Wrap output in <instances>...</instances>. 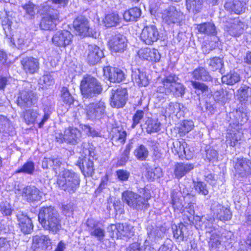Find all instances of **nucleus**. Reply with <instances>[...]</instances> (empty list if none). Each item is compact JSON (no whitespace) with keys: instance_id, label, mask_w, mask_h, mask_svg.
<instances>
[{"instance_id":"6","label":"nucleus","mask_w":251,"mask_h":251,"mask_svg":"<svg viewBox=\"0 0 251 251\" xmlns=\"http://www.w3.org/2000/svg\"><path fill=\"white\" fill-rule=\"evenodd\" d=\"M106 107L105 102L101 100L86 105L85 109L86 118L92 121H100L106 115Z\"/></svg>"},{"instance_id":"5","label":"nucleus","mask_w":251,"mask_h":251,"mask_svg":"<svg viewBox=\"0 0 251 251\" xmlns=\"http://www.w3.org/2000/svg\"><path fill=\"white\" fill-rule=\"evenodd\" d=\"M57 183L62 190L71 193L79 187L80 179L74 172L65 170L58 176Z\"/></svg>"},{"instance_id":"49","label":"nucleus","mask_w":251,"mask_h":251,"mask_svg":"<svg viewBox=\"0 0 251 251\" xmlns=\"http://www.w3.org/2000/svg\"><path fill=\"white\" fill-rule=\"evenodd\" d=\"M240 133L237 131L236 133H227L226 136V142L230 146L234 147L239 140H240Z\"/></svg>"},{"instance_id":"33","label":"nucleus","mask_w":251,"mask_h":251,"mask_svg":"<svg viewBox=\"0 0 251 251\" xmlns=\"http://www.w3.org/2000/svg\"><path fill=\"white\" fill-rule=\"evenodd\" d=\"M118 232L124 237L130 238L134 234V227L128 223H118Z\"/></svg>"},{"instance_id":"46","label":"nucleus","mask_w":251,"mask_h":251,"mask_svg":"<svg viewBox=\"0 0 251 251\" xmlns=\"http://www.w3.org/2000/svg\"><path fill=\"white\" fill-rule=\"evenodd\" d=\"M146 131L148 133L157 132L160 130V123L157 120H148L146 122Z\"/></svg>"},{"instance_id":"37","label":"nucleus","mask_w":251,"mask_h":251,"mask_svg":"<svg viewBox=\"0 0 251 251\" xmlns=\"http://www.w3.org/2000/svg\"><path fill=\"white\" fill-rule=\"evenodd\" d=\"M174 237L178 241H182L184 240V232L186 230V226L182 223L177 225H173L172 227Z\"/></svg>"},{"instance_id":"58","label":"nucleus","mask_w":251,"mask_h":251,"mask_svg":"<svg viewBox=\"0 0 251 251\" xmlns=\"http://www.w3.org/2000/svg\"><path fill=\"white\" fill-rule=\"evenodd\" d=\"M144 116V112L143 110H138L136 111L132 117V128H134L138 124L140 123V121L143 118Z\"/></svg>"},{"instance_id":"32","label":"nucleus","mask_w":251,"mask_h":251,"mask_svg":"<svg viewBox=\"0 0 251 251\" xmlns=\"http://www.w3.org/2000/svg\"><path fill=\"white\" fill-rule=\"evenodd\" d=\"M194 169L192 164L177 163L175 166V175L177 178H180L185 176Z\"/></svg>"},{"instance_id":"36","label":"nucleus","mask_w":251,"mask_h":251,"mask_svg":"<svg viewBox=\"0 0 251 251\" xmlns=\"http://www.w3.org/2000/svg\"><path fill=\"white\" fill-rule=\"evenodd\" d=\"M202 0H186V9L194 14L199 13L201 9Z\"/></svg>"},{"instance_id":"53","label":"nucleus","mask_w":251,"mask_h":251,"mask_svg":"<svg viewBox=\"0 0 251 251\" xmlns=\"http://www.w3.org/2000/svg\"><path fill=\"white\" fill-rule=\"evenodd\" d=\"M61 97L63 102L66 104L70 105L73 102L74 99L67 87H63L62 88Z\"/></svg>"},{"instance_id":"64","label":"nucleus","mask_w":251,"mask_h":251,"mask_svg":"<svg viewBox=\"0 0 251 251\" xmlns=\"http://www.w3.org/2000/svg\"><path fill=\"white\" fill-rule=\"evenodd\" d=\"M204 107L206 111L209 112L211 114H213L217 111L216 104L214 101H206L204 104Z\"/></svg>"},{"instance_id":"20","label":"nucleus","mask_w":251,"mask_h":251,"mask_svg":"<svg viewBox=\"0 0 251 251\" xmlns=\"http://www.w3.org/2000/svg\"><path fill=\"white\" fill-rule=\"evenodd\" d=\"M211 209L214 214L221 221H228L231 218L230 210L218 202H214L211 206Z\"/></svg>"},{"instance_id":"9","label":"nucleus","mask_w":251,"mask_h":251,"mask_svg":"<svg viewBox=\"0 0 251 251\" xmlns=\"http://www.w3.org/2000/svg\"><path fill=\"white\" fill-rule=\"evenodd\" d=\"M74 35L67 30L56 32L52 36L51 41L53 44L59 48H65L73 43Z\"/></svg>"},{"instance_id":"48","label":"nucleus","mask_w":251,"mask_h":251,"mask_svg":"<svg viewBox=\"0 0 251 251\" xmlns=\"http://www.w3.org/2000/svg\"><path fill=\"white\" fill-rule=\"evenodd\" d=\"M43 11L44 17H48L52 19L53 20L57 21L59 19V12L56 9L53 8L50 6H46L43 8Z\"/></svg>"},{"instance_id":"23","label":"nucleus","mask_w":251,"mask_h":251,"mask_svg":"<svg viewBox=\"0 0 251 251\" xmlns=\"http://www.w3.org/2000/svg\"><path fill=\"white\" fill-rule=\"evenodd\" d=\"M138 55L141 58L155 62L160 59V55L158 50L155 49H141L138 51Z\"/></svg>"},{"instance_id":"2","label":"nucleus","mask_w":251,"mask_h":251,"mask_svg":"<svg viewBox=\"0 0 251 251\" xmlns=\"http://www.w3.org/2000/svg\"><path fill=\"white\" fill-rule=\"evenodd\" d=\"M40 223L45 230L53 234L62 228L61 218L57 210L53 206L42 207L38 214Z\"/></svg>"},{"instance_id":"28","label":"nucleus","mask_w":251,"mask_h":251,"mask_svg":"<svg viewBox=\"0 0 251 251\" xmlns=\"http://www.w3.org/2000/svg\"><path fill=\"white\" fill-rule=\"evenodd\" d=\"M197 28L199 32L207 35L215 36L217 33L216 26L212 22H206L198 25Z\"/></svg>"},{"instance_id":"7","label":"nucleus","mask_w":251,"mask_h":251,"mask_svg":"<svg viewBox=\"0 0 251 251\" xmlns=\"http://www.w3.org/2000/svg\"><path fill=\"white\" fill-rule=\"evenodd\" d=\"M37 97L29 89L25 88L20 91L16 102L21 108L26 109L36 103Z\"/></svg>"},{"instance_id":"43","label":"nucleus","mask_w":251,"mask_h":251,"mask_svg":"<svg viewBox=\"0 0 251 251\" xmlns=\"http://www.w3.org/2000/svg\"><path fill=\"white\" fill-rule=\"evenodd\" d=\"M134 154L138 160L144 161L149 155V151L144 145H140L134 150Z\"/></svg>"},{"instance_id":"29","label":"nucleus","mask_w":251,"mask_h":251,"mask_svg":"<svg viewBox=\"0 0 251 251\" xmlns=\"http://www.w3.org/2000/svg\"><path fill=\"white\" fill-rule=\"evenodd\" d=\"M239 100L243 103H247L251 100V88L242 84L237 91Z\"/></svg>"},{"instance_id":"63","label":"nucleus","mask_w":251,"mask_h":251,"mask_svg":"<svg viewBox=\"0 0 251 251\" xmlns=\"http://www.w3.org/2000/svg\"><path fill=\"white\" fill-rule=\"evenodd\" d=\"M209 243L212 248H217L221 243V237L217 234H212Z\"/></svg>"},{"instance_id":"52","label":"nucleus","mask_w":251,"mask_h":251,"mask_svg":"<svg viewBox=\"0 0 251 251\" xmlns=\"http://www.w3.org/2000/svg\"><path fill=\"white\" fill-rule=\"evenodd\" d=\"M194 187L195 190L199 194L203 195H207L208 194V190L206 184L201 181H193Z\"/></svg>"},{"instance_id":"35","label":"nucleus","mask_w":251,"mask_h":251,"mask_svg":"<svg viewBox=\"0 0 251 251\" xmlns=\"http://www.w3.org/2000/svg\"><path fill=\"white\" fill-rule=\"evenodd\" d=\"M240 76L239 74L234 71H230L226 75L222 77V82L229 85H233L239 82Z\"/></svg>"},{"instance_id":"1","label":"nucleus","mask_w":251,"mask_h":251,"mask_svg":"<svg viewBox=\"0 0 251 251\" xmlns=\"http://www.w3.org/2000/svg\"><path fill=\"white\" fill-rule=\"evenodd\" d=\"M177 75L167 73L163 77L158 79L157 91L166 95H172L175 97H183L186 90L183 84L178 82Z\"/></svg>"},{"instance_id":"4","label":"nucleus","mask_w":251,"mask_h":251,"mask_svg":"<svg viewBox=\"0 0 251 251\" xmlns=\"http://www.w3.org/2000/svg\"><path fill=\"white\" fill-rule=\"evenodd\" d=\"M143 191L144 193L143 196L131 191H125L122 195V201L134 210L147 209L149 207L148 200L150 199L151 195L146 190Z\"/></svg>"},{"instance_id":"38","label":"nucleus","mask_w":251,"mask_h":251,"mask_svg":"<svg viewBox=\"0 0 251 251\" xmlns=\"http://www.w3.org/2000/svg\"><path fill=\"white\" fill-rule=\"evenodd\" d=\"M121 21V18L118 14L111 13L107 15L103 20L104 24L107 27H111L117 26Z\"/></svg>"},{"instance_id":"34","label":"nucleus","mask_w":251,"mask_h":251,"mask_svg":"<svg viewBox=\"0 0 251 251\" xmlns=\"http://www.w3.org/2000/svg\"><path fill=\"white\" fill-rule=\"evenodd\" d=\"M141 14L140 9L135 7L126 11L123 14V18L126 22L136 21Z\"/></svg>"},{"instance_id":"13","label":"nucleus","mask_w":251,"mask_h":251,"mask_svg":"<svg viewBox=\"0 0 251 251\" xmlns=\"http://www.w3.org/2000/svg\"><path fill=\"white\" fill-rule=\"evenodd\" d=\"M108 43L110 49L116 52H123L127 47L126 37L119 33L112 35Z\"/></svg>"},{"instance_id":"40","label":"nucleus","mask_w":251,"mask_h":251,"mask_svg":"<svg viewBox=\"0 0 251 251\" xmlns=\"http://www.w3.org/2000/svg\"><path fill=\"white\" fill-rule=\"evenodd\" d=\"M148 238L152 242H155L161 237L162 234L160 230L156 226L149 225L147 228Z\"/></svg>"},{"instance_id":"27","label":"nucleus","mask_w":251,"mask_h":251,"mask_svg":"<svg viewBox=\"0 0 251 251\" xmlns=\"http://www.w3.org/2000/svg\"><path fill=\"white\" fill-rule=\"evenodd\" d=\"M232 95L229 91L221 89L214 92L213 97L215 101L224 104L231 99Z\"/></svg>"},{"instance_id":"51","label":"nucleus","mask_w":251,"mask_h":251,"mask_svg":"<svg viewBox=\"0 0 251 251\" xmlns=\"http://www.w3.org/2000/svg\"><path fill=\"white\" fill-rule=\"evenodd\" d=\"M126 137V131L120 129H115V134L113 136L112 140L114 141H118L121 144H124Z\"/></svg>"},{"instance_id":"16","label":"nucleus","mask_w":251,"mask_h":251,"mask_svg":"<svg viewBox=\"0 0 251 251\" xmlns=\"http://www.w3.org/2000/svg\"><path fill=\"white\" fill-rule=\"evenodd\" d=\"M104 57L103 50L96 45H89L87 50V60L92 65H94L100 62Z\"/></svg>"},{"instance_id":"47","label":"nucleus","mask_w":251,"mask_h":251,"mask_svg":"<svg viewBox=\"0 0 251 251\" xmlns=\"http://www.w3.org/2000/svg\"><path fill=\"white\" fill-rule=\"evenodd\" d=\"M193 127L194 124L192 121L185 120L178 127V132L181 136L184 135L190 131Z\"/></svg>"},{"instance_id":"44","label":"nucleus","mask_w":251,"mask_h":251,"mask_svg":"<svg viewBox=\"0 0 251 251\" xmlns=\"http://www.w3.org/2000/svg\"><path fill=\"white\" fill-rule=\"evenodd\" d=\"M22 7L25 12L24 15L25 18L28 19H31L34 18L36 11V7L34 4L28 2L22 6Z\"/></svg>"},{"instance_id":"12","label":"nucleus","mask_w":251,"mask_h":251,"mask_svg":"<svg viewBox=\"0 0 251 251\" xmlns=\"http://www.w3.org/2000/svg\"><path fill=\"white\" fill-rule=\"evenodd\" d=\"M158 29L154 25L145 26L140 34L141 40L147 45H152L159 39Z\"/></svg>"},{"instance_id":"19","label":"nucleus","mask_w":251,"mask_h":251,"mask_svg":"<svg viewBox=\"0 0 251 251\" xmlns=\"http://www.w3.org/2000/svg\"><path fill=\"white\" fill-rule=\"evenodd\" d=\"M234 168L237 174L244 176L251 173V161L246 158L238 157L236 159Z\"/></svg>"},{"instance_id":"62","label":"nucleus","mask_w":251,"mask_h":251,"mask_svg":"<svg viewBox=\"0 0 251 251\" xmlns=\"http://www.w3.org/2000/svg\"><path fill=\"white\" fill-rule=\"evenodd\" d=\"M183 107V105L180 103L171 102L169 104L168 108L171 113H175L179 112Z\"/></svg>"},{"instance_id":"39","label":"nucleus","mask_w":251,"mask_h":251,"mask_svg":"<svg viewBox=\"0 0 251 251\" xmlns=\"http://www.w3.org/2000/svg\"><path fill=\"white\" fill-rule=\"evenodd\" d=\"M24 119L27 124H33L37 120L39 114L36 110L30 109L26 110L24 113Z\"/></svg>"},{"instance_id":"18","label":"nucleus","mask_w":251,"mask_h":251,"mask_svg":"<svg viewBox=\"0 0 251 251\" xmlns=\"http://www.w3.org/2000/svg\"><path fill=\"white\" fill-rule=\"evenodd\" d=\"M21 63L22 68L26 74H33L37 72L39 68L38 59L32 56L23 58Z\"/></svg>"},{"instance_id":"14","label":"nucleus","mask_w":251,"mask_h":251,"mask_svg":"<svg viewBox=\"0 0 251 251\" xmlns=\"http://www.w3.org/2000/svg\"><path fill=\"white\" fill-rule=\"evenodd\" d=\"M245 26L239 19H230L225 25V30L231 36L239 37L243 33Z\"/></svg>"},{"instance_id":"55","label":"nucleus","mask_w":251,"mask_h":251,"mask_svg":"<svg viewBox=\"0 0 251 251\" xmlns=\"http://www.w3.org/2000/svg\"><path fill=\"white\" fill-rule=\"evenodd\" d=\"M13 210L11 205L8 202H2L0 203V211L4 216H10Z\"/></svg>"},{"instance_id":"3","label":"nucleus","mask_w":251,"mask_h":251,"mask_svg":"<svg viewBox=\"0 0 251 251\" xmlns=\"http://www.w3.org/2000/svg\"><path fill=\"white\" fill-rule=\"evenodd\" d=\"M80 90L83 98L92 99L102 93L103 87L97 78L90 75H85L80 81Z\"/></svg>"},{"instance_id":"54","label":"nucleus","mask_w":251,"mask_h":251,"mask_svg":"<svg viewBox=\"0 0 251 251\" xmlns=\"http://www.w3.org/2000/svg\"><path fill=\"white\" fill-rule=\"evenodd\" d=\"M188 206L190 208L189 211H184V214H183V220L184 222L186 224H189L192 222L194 219V215L195 211L194 210L193 207L192 208V204L191 203H188Z\"/></svg>"},{"instance_id":"60","label":"nucleus","mask_w":251,"mask_h":251,"mask_svg":"<svg viewBox=\"0 0 251 251\" xmlns=\"http://www.w3.org/2000/svg\"><path fill=\"white\" fill-rule=\"evenodd\" d=\"M190 82L194 88L201 90L202 92H207L208 90V86L203 83L193 80H191Z\"/></svg>"},{"instance_id":"30","label":"nucleus","mask_w":251,"mask_h":251,"mask_svg":"<svg viewBox=\"0 0 251 251\" xmlns=\"http://www.w3.org/2000/svg\"><path fill=\"white\" fill-rule=\"evenodd\" d=\"M132 77L139 86H146L149 84V80L146 72L140 69L132 72Z\"/></svg>"},{"instance_id":"56","label":"nucleus","mask_w":251,"mask_h":251,"mask_svg":"<svg viewBox=\"0 0 251 251\" xmlns=\"http://www.w3.org/2000/svg\"><path fill=\"white\" fill-rule=\"evenodd\" d=\"M90 235L96 237L99 241H102L105 236L104 230L99 226L90 232Z\"/></svg>"},{"instance_id":"59","label":"nucleus","mask_w":251,"mask_h":251,"mask_svg":"<svg viewBox=\"0 0 251 251\" xmlns=\"http://www.w3.org/2000/svg\"><path fill=\"white\" fill-rule=\"evenodd\" d=\"M206 157L209 161H217L218 157L217 151L213 149H208L206 150Z\"/></svg>"},{"instance_id":"11","label":"nucleus","mask_w":251,"mask_h":251,"mask_svg":"<svg viewBox=\"0 0 251 251\" xmlns=\"http://www.w3.org/2000/svg\"><path fill=\"white\" fill-rule=\"evenodd\" d=\"M73 26L77 34L80 36H94L92 29L90 27L88 20L83 16L76 17L74 21Z\"/></svg>"},{"instance_id":"22","label":"nucleus","mask_w":251,"mask_h":251,"mask_svg":"<svg viewBox=\"0 0 251 251\" xmlns=\"http://www.w3.org/2000/svg\"><path fill=\"white\" fill-rule=\"evenodd\" d=\"M66 143L71 145H76L81 141V133L76 128L69 127L65 130Z\"/></svg>"},{"instance_id":"15","label":"nucleus","mask_w":251,"mask_h":251,"mask_svg":"<svg viewBox=\"0 0 251 251\" xmlns=\"http://www.w3.org/2000/svg\"><path fill=\"white\" fill-rule=\"evenodd\" d=\"M21 194L23 200L32 202L40 201L42 198L41 192L33 185L26 186L21 190Z\"/></svg>"},{"instance_id":"45","label":"nucleus","mask_w":251,"mask_h":251,"mask_svg":"<svg viewBox=\"0 0 251 251\" xmlns=\"http://www.w3.org/2000/svg\"><path fill=\"white\" fill-rule=\"evenodd\" d=\"M236 119V123L241 124L246 123L248 120L247 113L244 111L243 108H239L233 113Z\"/></svg>"},{"instance_id":"10","label":"nucleus","mask_w":251,"mask_h":251,"mask_svg":"<svg viewBox=\"0 0 251 251\" xmlns=\"http://www.w3.org/2000/svg\"><path fill=\"white\" fill-rule=\"evenodd\" d=\"M162 19L168 25L179 24L183 18V13L175 6H170L162 12Z\"/></svg>"},{"instance_id":"31","label":"nucleus","mask_w":251,"mask_h":251,"mask_svg":"<svg viewBox=\"0 0 251 251\" xmlns=\"http://www.w3.org/2000/svg\"><path fill=\"white\" fill-rule=\"evenodd\" d=\"M192 75L195 79L199 80L210 81L212 80L208 71L202 67L195 69L192 73Z\"/></svg>"},{"instance_id":"24","label":"nucleus","mask_w":251,"mask_h":251,"mask_svg":"<svg viewBox=\"0 0 251 251\" xmlns=\"http://www.w3.org/2000/svg\"><path fill=\"white\" fill-rule=\"evenodd\" d=\"M245 4L242 0H227L225 4V7L227 10L240 14L245 11Z\"/></svg>"},{"instance_id":"8","label":"nucleus","mask_w":251,"mask_h":251,"mask_svg":"<svg viewBox=\"0 0 251 251\" xmlns=\"http://www.w3.org/2000/svg\"><path fill=\"white\" fill-rule=\"evenodd\" d=\"M111 93V106L117 108L123 107L127 100L128 94L126 89L118 87L112 89Z\"/></svg>"},{"instance_id":"61","label":"nucleus","mask_w":251,"mask_h":251,"mask_svg":"<svg viewBox=\"0 0 251 251\" xmlns=\"http://www.w3.org/2000/svg\"><path fill=\"white\" fill-rule=\"evenodd\" d=\"M148 176L150 179H154L160 177L162 176L161 169L160 168H155L151 169L148 173Z\"/></svg>"},{"instance_id":"25","label":"nucleus","mask_w":251,"mask_h":251,"mask_svg":"<svg viewBox=\"0 0 251 251\" xmlns=\"http://www.w3.org/2000/svg\"><path fill=\"white\" fill-rule=\"evenodd\" d=\"M106 70H107L108 74V78L111 82H120L125 78V75L122 70L119 68H104L103 71L104 74L106 75Z\"/></svg>"},{"instance_id":"41","label":"nucleus","mask_w":251,"mask_h":251,"mask_svg":"<svg viewBox=\"0 0 251 251\" xmlns=\"http://www.w3.org/2000/svg\"><path fill=\"white\" fill-rule=\"evenodd\" d=\"M209 65L213 71L219 70L221 74L224 73V61L220 57H215L210 59Z\"/></svg>"},{"instance_id":"21","label":"nucleus","mask_w":251,"mask_h":251,"mask_svg":"<svg viewBox=\"0 0 251 251\" xmlns=\"http://www.w3.org/2000/svg\"><path fill=\"white\" fill-rule=\"evenodd\" d=\"M17 218L21 231L24 234L31 233L33 228V225L31 219L23 213L18 214Z\"/></svg>"},{"instance_id":"50","label":"nucleus","mask_w":251,"mask_h":251,"mask_svg":"<svg viewBox=\"0 0 251 251\" xmlns=\"http://www.w3.org/2000/svg\"><path fill=\"white\" fill-rule=\"evenodd\" d=\"M34 170V163L32 161H28L16 172V173H23L28 175H33Z\"/></svg>"},{"instance_id":"26","label":"nucleus","mask_w":251,"mask_h":251,"mask_svg":"<svg viewBox=\"0 0 251 251\" xmlns=\"http://www.w3.org/2000/svg\"><path fill=\"white\" fill-rule=\"evenodd\" d=\"M33 246L36 248L47 249L51 244L48 235H35L32 238Z\"/></svg>"},{"instance_id":"57","label":"nucleus","mask_w":251,"mask_h":251,"mask_svg":"<svg viewBox=\"0 0 251 251\" xmlns=\"http://www.w3.org/2000/svg\"><path fill=\"white\" fill-rule=\"evenodd\" d=\"M116 174L118 179L121 182L127 181L130 176V173L128 171L122 169L117 170Z\"/></svg>"},{"instance_id":"17","label":"nucleus","mask_w":251,"mask_h":251,"mask_svg":"<svg viewBox=\"0 0 251 251\" xmlns=\"http://www.w3.org/2000/svg\"><path fill=\"white\" fill-rule=\"evenodd\" d=\"M76 165L80 168L85 176H92L94 173V162L90 157H80L77 161Z\"/></svg>"},{"instance_id":"42","label":"nucleus","mask_w":251,"mask_h":251,"mask_svg":"<svg viewBox=\"0 0 251 251\" xmlns=\"http://www.w3.org/2000/svg\"><path fill=\"white\" fill-rule=\"evenodd\" d=\"M56 21L48 17L43 16L40 22V27L41 29L45 30L53 29L56 26Z\"/></svg>"}]
</instances>
